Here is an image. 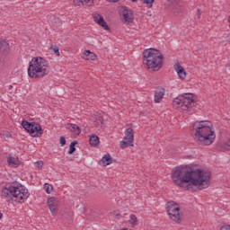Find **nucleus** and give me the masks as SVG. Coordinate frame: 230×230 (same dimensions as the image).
I'll list each match as a JSON object with an SVG mask.
<instances>
[{
    "label": "nucleus",
    "mask_w": 230,
    "mask_h": 230,
    "mask_svg": "<svg viewBox=\"0 0 230 230\" xmlns=\"http://www.w3.org/2000/svg\"><path fill=\"white\" fill-rule=\"evenodd\" d=\"M198 15L200 17V10H198Z\"/></svg>",
    "instance_id": "nucleus-33"
},
{
    "label": "nucleus",
    "mask_w": 230,
    "mask_h": 230,
    "mask_svg": "<svg viewBox=\"0 0 230 230\" xmlns=\"http://www.w3.org/2000/svg\"><path fill=\"white\" fill-rule=\"evenodd\" d=\"M75 4L77 6H84V4H86L94 3V0H74Z\"/></svg>",
    "instance_id": "nucleus-22"
},
{
    "label": "nucleus",
    "mask_w": 230,
    "mask_h": 230,
    "mask_svg": "<svg viewBox=\"0 0 230 230\" xmlns=\"http://www.w3.org/2000/svg\"><path fill=\"white\" fill-rule=\"evenodd\" d=\"M50 51H53V53H55V55H57V57L60 56V50L58 46L50 47Z\"/></svg>",
    "instance_id": "nucleus-27"
},
{
    "label": "nucleus",
    "mask_w": 230,
    "mask_h": 230,
    "mask_svg": "<svg viewBox=\"0 0 230 230\" xmlns=\"http://www.w3.org/2000/svg\"><path fill=\"white\" fill-rule=\"evenodd\" d=\"M172 107L173 109H176V111H188L189 109L188 103L184 102L181 95L173 99Z\"/></svg>",
    "instance_id": "nucleus-11"
},
{
    "label": "nucleus",
    "mask_w": 230,
    "mask_h": 230,
    "mask_svg": "<svg viewBox=\"0 0 230 230\" xmlns=\"http://www.w3.org/2000/svg\"><path fill=\"white\" fill-rule=\"evenodd\" d=\"M167 214L171 220H173V222H181V214L179 211H181V208L179 207V204L171 201L167 203Z\"/></svg>",
    "instance_id": "nucleus-7"
},
{
    "label": "nucleus",
    "mask_w": 230,
    "mask_h": 230,
    "mask_svg": "<svg viewBox=\"0 0 230 230\" xmlns=\"http://www.w3.org/2000/svg\"><path fill=\"white\" fill-rule=\"evenodd\" d=\"M128 146H134V129L128 128L125 131V137L120 142V148H127Z\"/></svg>",
    "instance_id": "nucleus-8"
},
{
    "label": "nucleus",
    "mask_w": 230,
    "mask_h": 230,
    "mask_svg": "<svg viewBox=\"0 0 230 230\" xmlns=\"http://www.w3.org/2000/svg\"><path fill=\"white\" fill-rule=\"evenodd\" d=\"M172 182L184 190H207L211 186V172L199 164L176 167L171 173Z\"/></svg>",
    "instance_id": "nucleus-1"
},
{
    "label": "nucleus",
    "mask_w": 230,
    "mask_h": 230,
    "mask_svg": "<svg viewBox=\"0 0 230 230\" xmlns=\"http://www.w3.org/2000/svg\"><path fill=\"white\" fill-rule=\"evenodd\" d=\"M10 49V43L5 40H0V51H8Z\"/></svg>",
    "instance_id": "nucleus-19"
},
{
    "label": "nucleus",
    "mask_w": 230,
    "mask_h": 230,
    "mask_svg": "<svg viewBox=\"0 0 230 230\" xmlns=\"http://www.w3.org/2000/svg\"><path fill=\"white\" fill-rule=\"evenodd\" d=\"M82 58L84 60H96V58H98V56H96L94 52H91V50H84Z\"/></svg>",
    "instance_id": "nucleus-17"
},
{
    "label": "nucleus",
    "mask_w": 230,
    "mask_h": 230,
    "mask_svg": "<svg viewBox=\"0 0 230 230\" xmlns=\"http://www.w3.org/2000/svg\"><path fill=\"white\" fill-rule=\"evenodd\" d=\"M221 148L223 150H230V138L221 143Z\"/></svg>",
    "instance_id": "nucleus-24"
},
{
    "label": "nucleus",
    "mask_w": 230,
    "mask_h": 230,
    "mask_svg": "<svg viewBox=\"0 0 230 230\" xmlns=\"http://www.w3.org/2000/svg\"><path fill=\"white\" fill-rule=\"evenodd\" d=\"M92 17L93 19V22H95V23L98 24V26H100L106 31H109V30H110L109 24H107V22H105V19L100 13H98V12L93 13Z\"/></svg>",
    "instance_id": "nucleus-9"
},
{
    "label": "nucleus",
    "mask_w": 230,
    "mask_h": 230,
    "mask_svg": "<svg viewBox=\"0 0 230 230\" xmlns=\"http://www.w3.org/2000/svg\"><path fill=\"white\" fill-rule=\"evenodd\" d=\"M90 145L91 146H98L100 145V138L96 135L90 137Z\"/></svg>",
    "instance_id": "nucleus-21"
},
{
    "label": "nucleus",
    "mask_w": 230,
    "mask_h": 230,
    "mask_svg": "<svg viewBox=\"0 0 230 230\" xmlns=\"http://www.w3.org/2000/svg\"><path fill=\"white\" fill-rule=\"evenodd\" d=\"M220 230H230V226L225 225V226H221Z\"/></svg>",
    "instance_id": "nucleus-31"
},
{
    "label": "nucleus",
    "mask_w": 230,
    "mask_h": 230,
    "mask_svg": "<svg viewBox=\"0 0 230 230\" xmlns=\"http://www.w3.org/2000/svg\"><path fill=\"white\" fill-rule=\"evenodd\" d=\"M66 128L73 134V136H80L82 134V129L76 124H66Z\"/></svg>",
    "instance_id": "nucleus-15"
},
{
    "label": "nucleus",
    "mask_w": 230,
    "mask_h": 230,
    "mask_svg": "<svg viewBox=\"0 0 230 230\" xmlns=\"http://www.w3.org/2000/svg\"><path fill=\"white\" fill-rule=\"evenodd\" d=\"M27 75L30 78H44L49 75V61L42 57L32 58L29 62Z\"/></svg>",
    "instance_id": "nucleus-3"
},
{
    "label": "nucleus",
    "mask_w": 230,
    "mask_h": 230,
    "mask_svg": "<svg viewBox=\"0 0 230 230\" xmlns=\"http://www.w3.org/2000/svg\"><path fill=\"white\" fill-rule=\"evenodd\" d=\"M164 57L155 49H146L143 51V66L147 71H159L163 67Z\"/></svg>",
    "instance_id": "nucleus-4"
},
{
    "label": "nucleus",
    "mask_w": 230,
    "mask_h": 230,
    "mask_svg": "<svg viewBox=\"0 0 230 230\" xmlns=\"http://www.w3.org/2000/svg\"><path fill=\"white\" fill-rule=\"evenodd\" d=\"M7 163L9 166H13V168H17V166L21 164V162L19 161V157L12 156V155H9L7 157Z\"/></svg>",
    "instance_id": "nucleus-18"
},
{
    "label": "nucleus",
    "mask_w": 230,
    "mask_h": 230,
    "mask_svg": "<svg viewBox=\"0 0 230 230\" xmlns=\"http://www.w3.org/2000/svg\"><path fill=\"white\" fill-rule=\"evenodd\" d=\"M102 163L104 166H109V164H112V157L111 155L107 154L102 158Z\"/></svg>",
    "instance_id": "nucleus-20"
},
{
    "label": "nucleus",
    "mask_w": 230,
    "mask_h": 230,
    "mask_svg": "<svg viewBox=\"0 0 230 230\" xmlns=\"http://www.w3.org/2000/svg\"><path fill=\"white\" fill-rule=\"evenodd\" d=\"M164 88H157L155 92V103H161V102H163V98H164Z\"/></svg>",
    "instance_id": "nucleus-14"
},
{
    "label": "nucleus",
    "mask_w": 230,
    "mask_h": 230,
    "mask_svg": "<svg viewBox=\"0 0 230 230\" xmlns=\"http://www.w3.org/2000/svg\"><path fill=\"white\" fill-rule=\"evenodd\" d=\"M47 202L51 214L53 216L57 215V209H58V199L55 197H51L48 199Z\"/></svg>",
    "instance_id": "nucleus-12"
},
{
    "label": "nucleus",
    "mask_w": 230,
    "mask_h": 230,
    "mask_svg": "<svg viewBox=\"0 0 230 230\" xmlns=\"http://www.w3.org/2000/svg\"><path fill=\"white\" fill-rule=\"evenodd\" d=\"M119 14L120 17L124 20V22H132L134 21V13L132 11L127 7V6H122L119 9Z\"/></svg>",
    "instance_id": "nucleus-10"
},
{
    "label": "nucleus",
    "mask_w": 230,
    "mask_h": 230,
    "mask_svg": "<svg viewBox=\"0 0 230 230\" xmlns=\"http://www.w3.org/2000/svg\"><path fill=\"white\" fill-rule=\"evenodd\" d=\"M155 0H143L144 4L147 6V8H152L154 6Z\"/></svg>",
    "instance_id": "nucleus-28"
},
{
    "label": "nucleus",
    "mask_w": 230,
    "mask_h": 230,
    "mask_svg": "<svg viewBox=\"0 0 230 230\" xmlns=\"http://www.w3.org/2000/svg\"><path fill=\"white\" fill-rule=\"evenodd\" d=\"M133 3H136V1H137V0H131Z\"/></svg>",
    "instance_id": "nucleus-35"
},
{
    "label": "nucleus",
    "mask_w": 230,
    "mask_h": 230,
    "mask_svg": "<svg viewBox=\"0 0 230 230\" xmlns=\"http://www.w3.org/2000/svg\"><path fill=\"white\" fill-rule=\"evenodd\" d=\"M181 98H183V102L187 103V107L190 109V105L195 102V99H193V93H182Z\"/></svg>",
    "instance_id": "nucleus-16"
},
{
    "label": "nucleus",
    "mask_w": 230,
    "mask_h": 230,
    "mask_svg": "<svg viewBox=\"0 0 230 230\" xmlns=\"http://www.w3.org/2000/svg\"><path fill=\"white\" fill-rule=\"evenodd\" d=\"M128 223L131 226H137V217H136V215H134V214L130 215Z\"/></svg>",
    "instance_id": "nucleus-25"
},
{
    "label": "nucleus",
    "mask_w": 230,
    "mask_h": 230,
    "mask_svg": "<svg viewBox=\"0 0 230 230\" xmlns=\"http://www.w3.org/2000/svg\"><path fill=\"white\" fill-rule=\"evenodd\" d=\"M3 217V214L0 212V218H2Z\"/></svg>",
    "instance_id": "nucleus-34"
},
{
    "label": "nucleus",
    "mask_w": 230,
    "mask_h": 230,
    "mask_svg": "<svg viewBox=\"0 0 230 230\" xmlns=\"http://www.w3.org/2000/svg\"><path fill=\"white\" fill-rule=\"evenodd\" d=\"M3 197H13L17 202H26L30 197V191L26 186L14 182L2 190Z\"/></svg>",
    "instance_id": "nucleus-5"
},
{
    "label": "nucleus",
    "mask_w": 230,
    "mask_h": 230,
    "mask_svg": "<svg viewBox=\"0 0 230 230\" xmlns=\"http://www.w3.org/2000/svg\"><path fill=\"white\" fill-rule=\"evenodd\" d=\"M194 139L202 146H211L217 139L215 127L209 120L196 121L192 126Z\"/></svg>",
    "instance_id": "nucleus-2"
},
{
    "label": "nucleus",
    "mask_w": 230,
    "mask_h": 230,
    "mask_svg": "<svg viewBox=\"0 0 230 230\" xmlns=\"http://www.w3.org/2000/svg\"><path fill=\"white\" fill-rule=\"evenodd\" d=\"M76 145H78L77 141L71 142L69 146V151H68L69 155H71L72 154H75V151L76 150V147L75 146H76Z\"/></svg>",
    "instance_id": "nucleus-23"
},
{
    "label": "nucleus",
    "mask_w": 230,
    "mask_h": 230,
    "mask_svg": "<svg viewBox=\"0 0 230 230\" xmlns=\"http://www.w3.org/2000/svg\"><path fill=\"white\" fill-rule=\"evenodd\" d=\"M34 166H36V168H39V170H41L42 167L44 166V162L42 161L35 162Z\"/></svg>",
    "instance_id": "nucleus-29"
},
{
    "label": "nucleus",
    "mask_w": 230,
    "mask_h": 230,
    "mask_svg": "<svg viewBox=\"0 0 230 230\" xmlns=\"http://www.w3.org/2000/svg\"><path fill=\"white\" fill-rule=\"evenodd\" d=\"M22 127L30 133L31 137H40L42 136V127L38 123H30L28 120H23Z\"/></svg>",
    "instance_id": "nucleus-6"
},
{
    "label": "nucleus",
    "mask_w": 230,
    "mask_h": 230,
    "mask_svg": "<svg viewBox=\"0 0 230 230\" xmlns=\"http://www.w3.org/2000/svg\"><path fill=\"white\" fill-rule=\"evenodd\" d=\"M107 3H118L119 0H106Z\"/></svg>",
    "instance_id": "nucleus-32"
},
{
    "label": "nucleus",
    "mask_w": 230,
    "mask_h": 230,
    "mask_svg": "<svg viewBox=\"0 0 230 230\" xmlns=\"http://www.w3.org/2000/svg\"><path fill=\"white\" fill-rule=\"evenodd\" d=\"M174 70L176 71L180 80H186V70H184V67L181 66V64H175Z\"/></svg>",
    "instance_id": "nucleus-13"
},
{
    "label": "nucleus",
    "mask_w": 230,
    "mask_h": 230,
    "mask_svg": "<svg viewBox=\"0 0 230 230\" xmlns=\"http://www.w3.org/2000/svg\"><path fill=\"white\" fill-rule=\"evenodd\" d=\"M44 190H45L46 193H48L49 195L51 193V191H53V185H51L49 183H45Z\"/></svg>",
    "instance_id": "nucleus-26"
},
{
    "label": "nucleus",
    "mask_w": 230,
    "mask_h": 230,
    "mask_svg": "<svg viewBox=\"0 0 230 230\" xmlns=\"http://www.w3.org/2000/svg\"><path fill=\"white\" fill-rule=\"evenodd\" d=\"M59 143H60L61 146H66V137H60Z\"/></svg>",
    "instance_id": "nucleus-30"
}]
</instances>
